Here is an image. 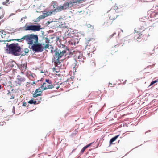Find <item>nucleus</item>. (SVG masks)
<instances>
[{
    "instance_id": "nucleus-1",
    "label": "nucleus",
    "mask_w": 158,
    "mask_h": 158,
    "mask_svg": "<svg viewBox=\"0 0 158 158\" xmlns=\"http://www.w3.org/2000/svg\"><path fill=\"white\" fill-rule=\"evenodd\" d=\"M16 40L20 42L25 40L28 45L29 48L35 52H42L44 49V47L41 46V44L38 43V37L37 35L33 34H27L21 38Z\"/></svg>"
},
{
    "instance_id": "nucleus-2",
    "label": "nucleus",
    "mask_w": 158,
    "mask_h": 158,
    "mask_svg": "<svg viewBox=\"0 0 158 158\" xmlns=\"http://www.w3.org/2000/svg\"><path fill=\"white\" fill-rule=\"evenodd\" d=\"M56 42L59 48H56L54 50L53 59L52 60L56 64L59 62V59L65 54L66 50H68L65 45L61 44V40L58 38Z\"/></svg>"
},
{
    "instance_id": "nucleus-3",
    "label": "nucleus",
    "mask_w": 158,
    "mask_h": 158,
    "mask_svg": "<svg viewBox=\"0 0 158 158\" xmlns=\"http://www.w3.org/2000/svg\"><path fill=\"white\" fill-rule=\"evenodd\" d=\"M8 44H6L7 48L6 50V52L8 54H11L15 56H19L20 54L19 52L21 51V47L18 43H12L9 45Z\"/></svg>"
},
{
    "instance_id": "nucleus-4",
    "label": "nucleus",
    "mask_w": 158,
    "mask_h": 158,
    "mask_svg": "<svg viewBox=\"0 0 158 158\" xmlns=\"http://www.w3.org/2000/svg\"><path fill=\"white\" fill-rule=\"evenodd\" d=\"M51 6L52 7V8L53 9V10H51L49 12H47L44 14L43 15H41V18H44L48 16L51 15L53 12H58L60 11V10H60V6H58L56 2H52Z\"/></svg>"
},
{
    "instance_id": "nucleus-5",
    "label": "nucleus",
    "mask_w": 158,
    "mask_h": 158,
    "mask_svg": "<svg viewBox=\"0 0 158 158\" xmlns=\"http://www.w3.org/2000/svg\"><path fill=\"white\" fill-rule=\"evenodd\" d=\"M54 87L56 88V89H58L59 86V85L56 86L53 85L52 84L51 81L47 79H45V82H44L42 85L41 86V89L43 90H45L48 89H52Z\"/></svg>"
},
{
    "instance_id": "nucleus-6",
    "label": "nucleus",
    "mask_w": 158,
    "mask_h": 158,
    "mask_svg": "<svg viewBox=\"0 0 158 158\" xmlns=\"http://www.w3.org/2000/svg\"><path fill=\"white\" fill-rule=\"evenodd\" d=\"M79 3L78 0H72L69 1H67L66 2H65L62 6H60V11L65 10L69 8H71L74 5L75 3Z\"/></svg>"
},
{
    "instance_id": "nucleus-7",
    "label": "nucleus",
    "mask_w": 158,
    "mask_h": 158,
    "mask_svg": "<svg viewBox=\"0 0 158 158\" xmlns=\"http://www.w3.org/2000/svg\"><path fill=\"white\" fill-rule=\"evenodd\" d=\"M32 23H27L25 24L23 28L26 31L31 30L34 32L38 31L41 29L40 25H32Z\"/></svg>"
},
{
    "instance_id": "nucleus-8",
    "label": "nucleus",
    "mask_w": 158,
    "mask_h": 158,
    "mask_svg": "<svg viewBox=\"0 0 158 158\" xmlns=\"http://www.w3.org/2000/svg\"><path fill=\"white\" fill-rule=\"evenodd\" d=\"M73 55H74L75 59L80 64L84 62L85 58L83 56L82 53L80 51H74L73 52Z\"/></svg>"
},
{
    "instance_id": "nucleus-9",
    "label": "nucleus",
    "mask_w": 158,
    "mask_h": 158,
    "mask_svg": "<svg viewBox=\"0 0 158 158\" xmlns=\"http://www.w3.org/2000/svg\"><path fill=\"white\" fill-rule=\"evenodd\" d=\"M26 81L25 77H20L19 78H17L13 82V86H19L23 84Z\"/></svg>"
},
{
    "instance_id": "nucleus-10",
    "label": "nucleus",
    "mask_w": 158,
    "mask_h": 158,
    "mask_svg": "<svg viewBox=\"0 0 158 158\" xmlns=\"http://www.w3.org/2000/svg\"><path fill=\"white\" fill-rule=\"evenodd\" d=\"M49 40L47 37H43L41 40V43H40L41 44V46L44 45V48L45 49H47L49 47Z\"/></svg>"
},
{
    "instance_id": "nucleus-11",
    "label": "nucleus",
    "mask_w": 158,
    "mask_h": 158,
    "mask_svg": "<svg viewBox=\"0 0 158 158\" xmlns=\"http://www.w3.org/2000/svg\"><path fill=\"white\" fill-rule=\"evenodd\" d=\"M116 16L117 15H115V13H114L112 16H110V19H108L104 23V25L105 26H108L111 24L112 23V20L115 19L116 17Z\"/></svg>"
},
{
    "instance_id": "nucleus-12",
    "label": "nucleus",
    "mask_w": 158,
    "mask_h": 158,
    "mask_svg": "<svg viewBox=\"0 0 158 158\" xmlns=\"http://www.w3.org/2000/svg\"><path fill=\"white\" fill-rule=\"evenodd\" d=\"M41 88L40 87L36 90L35 93L33 94V96L34 98L38 96H41L42 94V89H41Z\"/></svg>"
},
{
    "instance_id": "nucleus-13",
    "label": "nucleus",
    "mask_w": 158,
    "mask_h": 158,
    "mask_svg": "<svg viewBox=\"0 0 158 158\" xmlns=\"http://www.w3.org/2000/svg\"><path fill=\"white\" fill-rule=\"evenodd\" d=\"M27 63L22 64L19 67V68L22 71L21 73H24L27 69Z\"/></svg>"
},
{
    "instance_id": "nucleus-14",
    "label": "nucleus",
    "mask_w": 158,
    "mask_h": 158,
    "mask_svg": "<svg viewBox=\"0 0 158 158\" xmlns=\"http://www.w3.org/2000/svg\"><path fill=\"white\" fill-rule=\"evenodd\" d=\"M119 136V135H118L112 138L109 141V146L113 144V142L115 141Z\"/></svg>"
},
{
    "instance_id": "nucleus-15",
    "label": "nucleus",
    "mask_w": 158,
    "mask_h": 158,
    "mask_svg": "<svg viewBox=\"0 0 158 158\" xmlns=\"http://www.w3.org/2000/svg\"><path fill=\"white\" fill-rule=\"evenodd\" d=\"M87 28L88 29L89 31H92L94 29V26L88 24L86 25Z\"/></svg>"
},
{
    "instance_id": "nucleus-16",
    "label": "nucleus",
    "mask_w": 158,
    "mask_h": 158,
    "mask_svg": "<svg viewBox=\"0 0 158 158\" xmlns=\"http://www.w3.org/2000/svg\"><path fill=\"white\" fill-rule=\"evenodd\" d=\"M92 143H90L88 145H86L85 146V147H84L82 148V149H81V154H83L84 152L85 151V149L87 148H88V147H89V146H90L91 145V144Z\"/></svg>"
},
{
    "instance_id": "nucleus-17",
    "label": "nucleus",
    "mask_w": 158,
    "mask_h": 158,
    "mask_svg": "<svg viewBox=\"0 0 158 158\" xmlns=\"http://www.w3.org/2000/svg\"><path fill=\"white\" fill-rule=\"evenodd\" d=\"M35 76V74H32L29 75L28 77L30 79L33 81L34 80Z\"/></svg>"
},
{
    "instance_id": "nucleus-18",
    "label": "nucleus",
    "mask_w": 158,
    "mask_h": 158,
    "mask_svg": "<svg viewBox=\"0 0 158 158\" xmlns=\"http://www.w3.org/2000/svg\"><path fill=\"white\" fill-rule=\"evenodd\" d=\"M95 63L93 60H92L90 62L89 65L91 67H94L95 66Z\"/></svg>"
},
{
    "instance_id": "nucleus-19",
    "label": "nucleus",
    "mask_w": 158,
    "mask_h": 158,
    "mask_svg": "<svg viewBox=\"0 0 158 158\" xmlns=\"http://www.w3.org/2000/svg\"><path fill=\"white\" fill-rule=\"evenodd\" d=\"M28 103L30 104H35L36 103V101L33 99H31L28 102Z\"/></svg>"
},
{
    "instance_id": "nucleus-20",
    "label": "nucleus",
    "mask_w": 158,
    "mask_h": 158,
    "mask_svg": "<svg viewBox=\"0 0 158 158\" xmlns=\"http://www.w3.org/2000/svg\"><path fill=\"white\" fill-rule=\"evenodd\" d=\"M24 52L25 53L24 54H22V55H24L26 54V53H27L29 52V49L28 48H25L24 50Z\"/></svg>"
},
{
    "instance_id": "nucleus-21",
    "label": "nucleus",
    "mask_w": 158,
    "mask_h": 158,
    "mask_svg": "<svg viewBox=\"0 0 158 158\" xmlns=\"http://www.w3.org/2000/svg\"><path fill=\"white\" fill-rule=\"evenodd\" d=\"M9 0H6L5 2H3L2 4L3 5H7L8 4H9Z\"/></svg>"
},
{
    "instance_id": "nucleus-22",
    "label": "nucleus",
    "mask_w": 158,
    "mask_h": 158,
    "mask_svg": "<svg viewBox=\"0 0 158 158\" xmlns=\"http://www.w3.org/2000/svg\"><path fill=\"white\" fill-rule=\"evenodd\" d=\"M156 83V81H155V80L153 81H152V82L150 85H149V87L152 85H153V84H155V83Z\"/></svg>"
},
{
    "instance_id": "nucleus-23",
    "label": "nucleus",
    "mask_w": 158,
    "mask_h": 158,
    "mask_svg": "<svg viewBox=\"0 0 158 158\" xmlns=\"http://www.w3.org/2000/svg\"><path fill=\"white\" fill-rule=\"evenodd\" d=\"M1 11L2 12V14L0 16V19H2L4 15L3 12L2 11Z\"/></svg>"
},
{
    "instance_id": "nucleus-24",
    "label": "nucleus",
    "mask_w": 158,
    "mask_h": 158,
    "mask_svg": "<svg viewBox=\"0 0 158 158\" xmlns=\"http://www.w3.org/2000/svg\"><path fill=\"white\" fill-rule=\"evenodd\" d=\"M6 124V123L5 122L3 121L2 123H1V122H0V125H3L4 124Z\"/></svg>"
},
{
    "instance_id": "nucleus-25",
    "label": "nucleus",
    "mask_w": 158,
    "mask_h": 158,
    "mask_svg": "<svg viewBox=\"0 0 158 158\" xmlns=\"http://www.w3.org/2000/svg\"><path fill=\"white\" fill-rule=\"evenodd\" d=\"M153 14L155 16V17H156V15H158V13L157 12H154Z\"/></svg>"
},
{
    "instance_id": "nucleus-26",
    "label": "nucleus",
    "mask_w": 158,
    "mask_h": 158,
    "mask_svg": "<svg viewBox=\"0 0 158 158\" xmlns=\"http://www.w3.org/2000/svg\"><path fill=\"white\" fill-rule=\"evenodd\" d=\"M26 18V17H23V18H22L21 19V22H22V23H23V22H22V20L23 19H25Z\"/></svg>"
},
{
    "instance_id": "nucleus-27",
    "label": "nucleus",
    "mask_w": 158,
    "mask_h": 158,
    "mask_svg": "<svg viewBox=\"0 0 158 158\" xmlns=\"http://www.w3.org/2000/svg\"><path fill=\"white\" fill-rule=\"evenodd\" d=\"M27 104V103L26 102H24L23 104V106H26Z\"/></svg>"
},
{
    "instance_id": "nucleus-28",
    "label": "nucleus",
    "mask_w": 158,
    "mask_h": 158,
    "mask_svg": "<svg viewBox=\"0 0 158 158\" xmlns=\"http://www.w3.org/2000/svg\"><path fill=\"white\" fill-rule=\"evenodd\" d=\"M14 96H13L12 95L11 96V97L10 98V99H14Z\"/></svg>"
},
{
    "instance_id": "nucleus-29",
    "label": "nucleus",
    "mask_w": 158,
    "mask_h": 158,
    "mask_svg": "<svg viewBox=\"0 0 158 158\" xmlns=\"http://www.w3.org/2000/svg\"><path fill=\"white\" fill-rule=\"evenodd\" d=\"M76 65H72V68H73V69H74V68H75V66H76Z\"/></svg>"
},
{
    "instance_id": "nucleus-30",
    "label": "nucleus",
    "mask_w": 158,
    "mask_h": 158,
    "mask_svg": "<svg viewBox=\"0 0 158 158\" xmlns=\"http://www.w3.org/2000/svg\"><path fill=\"white\" fill-rule=\"evenodd\" d=\"M84 0H78V1L79 2V3H81L82 1H83Z\"/></svg>"
},
{
    "instance_id": "nucleus-31",
    "label": "nucleus",
    "mask_w": 158,
    "mask_h": 158,
    "mask_svg": "<svg viewBox=\"0 0 158 158\" xmlns=\"http://www.w3.org/2000/svg\"><path fill=\"white\" fill-rule=\"evenodd\" d=\"M34 84H35V81H33L32 82V83L31 84V85H34Z\"/></svg>"
},
{
    "instance_id": "nucleus-32",
    "label": "nucleus",
    "mask_w": 158,
    "mask_h": 158,
    "mask_svg": "<svg viewBox=\"0 0 158 158\" xmlns=\"http://www.w3.org/2000/svg\"><path fill=\"white\" fill-rule=\"evenodd\" d=\"M135 33H138V31L137 30H136L135 29L134 30Z\"/></svg>"
},
{
    "instance_id": "nucleus-33",
    "label": "nucleus",
    "mask_w": 158,
    "mask_h": 158,
    "mask_svg": "<svg viewBox=\"0 0 158 158\" xmlns=\"http://www.w3.org/2000/svg\"><path fill=\"white\" fill-rule=\"evenodd\" d=\"M115 34H116L115 33H113V34H112L111 35L112 37L113 36H114Z\"/></svg>"
},
{
    "instance_id": "nucleus-34",
    "label": "nucleus",
    "mask_w": 158,
    "mask_h": 158,
    "mask_svg": "<svg viewBox=\"0 0 158 158\" xmlns=\"http://www.w3.org/2000/svg\"><path fill=\"white\" fill-rule=\"evenodd\" d=\"M115 34H116L115 33H113V34H112L111 35L112 37L113 36H114Z\"/></svg>"
},
{
    "instance_id": "nucleus-35",
    "label": "nucleus",
    "mask_w": 158,
    "mask_h": 158,
    "mask_svg": "<svg viewBox=\"0 0 158 158\" xmlns=\"http://www.w3.org/2000/svg\"><path fill=\"white\" fill-rule=\"evenodd\" d=\"M51 52L52 53H53V51L52 50H51Z\"/></svg>"
},
{
    "instance_id": "nucleus-36",
    "label": "nucleus",
    "mask_w": 158,
    "mask_h": 158,
    "mask_svg": "<svg viewBox=\"0 0 158 158\" xmlns=\"http://www.w3.org/2000/svg\"><path fill=\"white\" fill-rule=\"evenodd\" d=\"M86 48H88L89 49V48H88V47H89V46H88V45H87V46H86Z\"/></svg>"
},
{
    "instance_id": "nucleus-37",
    "label": "nucleus",
    "mask_w": 158,
    "mask_h": 158,
    "mask_svg": "<svg viewBox=\"0 0 158 158\" xmlns=\"http://www.w3.org/2000/svg\"><path fill=\"white\" fill-rule=\"evenodd\" d=\"M126 81H127V80H126V81H125V82H124V84H126Z\"/></svg>"
},
{
    "instance_id": "nucleus-38",
    "label": "nucleus",
    "mask_w": 158,
    "mask_h": 158,
    "mask_svg": "<svg viewBox=\"0 0 158 158\" xmlns=\"http://www.w3.org/2000/svg\"><path fill=\"white\" fill-rule=\"evenodd\" d=\"M155 81H156V82H158V78L155 80Z\"/></svg>"
},
{
    "instance_id": "nucleus-39",
    "label": "nucleus",
    "mask_w": 158,
    "mask_h": 158,
    "mask_svg": "<svg viewBox=\"0 0 158 158\" xmlns=\"http://www.w3.org/2000/svg\"><path fill=\"white\" fill-rule=\"evenodd\" d=\"M93 52V50H92L89 51V52Z\"/></svg>"
},
{
    "instance_id": "nucleus-40",
    "label": "nucleus",
    "mask_w": 158,
    "mask_h": 158,
    "mask_svg": "<svg viewBox=\"0 0 158 158\" xmlns=\"http://www.w3.org/2000/svg\"><path fill=\"white\" fill-rule=\"evenodd\" d=\"M1 85H0V89H1Z\"/></svg>"
},
{
    "instance_id": "nucleus-41",
    "label": "nucleus",
    "mask_w": 158,
    "mask_h": 158,
    "mask_svg": "<svg viewBox=\"0 0 158 158\" xmlns=\"http://www.w3.org/2000/svg\"><path fill=\"white\" fill-rule=\"evenodd\" d=\"M118 46L117 45H115V48H116V46Z\"/></svg>"
},
{
    "instance_id": "nucleus-42",
    "label": "nucleus",
    "mask_w": 158,
    "mask_h": 158,
    "mask_svg": "<svg viewBox=\"0 0 158 158\" xmlns=\"http://www.w3.org/2000/svg\"><path fill=\"white\" fill-rule=\"evenodd\" d=\"M2 31V30L1 31H0V32H1Z\"/></svg>"
},
{
    "instance_id": "nucleus-43",
    "label": "nucleus",
    "mask_w": 158,
    "mask_h": 158,
    "mask_svg": "<svg viewBox=\"0 0 158 158\" xmlns=\"http://www.w3.org/2000/svg\"><path fill=\"white\" fill-rule=\"evenodd\" d=\"M9 93L10 94V92H9V93H8V94H9Z\"/></svg>"
}]
</instances>
